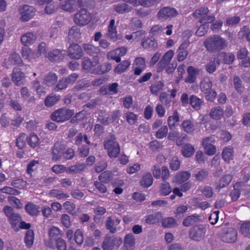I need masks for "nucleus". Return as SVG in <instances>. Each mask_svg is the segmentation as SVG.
Here are the masks:
<instances>
[{
  "label": "nucleus",
  "instance_id": "obj_1",
  "mask_svg": "<svg viewBox=\"0 0 250 250\" xmlns=\"http://www.w3.org/2000/svg\"><path fill=\"white\" fill-rule=\"evenodd\" d=\"M204 45L210 53H216L224 49L228 45L227 41L218 35H214L205 40Z\"/></svg>",
  "mask_w": 250,
  "mask_h": 250
},
{
  "label": "nucleus",
  "instance_id": "obj_2",
  "mask_svg": "<svg viewBox=\"0 0 250 250\" xmlns=\"http://www.w3.org/2000/svg\"><path fill=\"white\" fill-rule=\"evenodd\" d=\"M74 114L73 110L66 107L59 108L50 115L51 120L57 123H64L70 120Z\"/></svg>",
  "mask_w": 250,
  "mask_h": 250
},
{
  "label": "nucleus",
  "instance_id": "obj_3",
  "mask_svg": "<svg viewBox=\"0 0 250 250\" xmlns=\"http://www.w3.org/2000/svg\"><path fill=\"white\" fill-rule=\"evenodd\" d=\"M209 10L207 7H201L196 9L192 14L193 17L198 20L200 23H212L215 20L213 14L209 15Z\"/></svg>",
  "mask_w": 250,
  "mask_h": 250
},
{
  "label": "nucleus",
  "instance_id": "obj_4",
  "mask_svg": "<svg viewBox=\"0 0 250 250\" xmlns=\"http://www.w3.org/2000/svg\"><path fill=\"white\" fill-rule=\"evenodd\" d=\"M92 0H66L62 1L60 7L62 9L72 13L78 8V4L80 7H88Z\"/></svg>",
  "mask_w": 250,
  "mask_h": 250
},
{
  "label": "nucleus",
  "instance_id": "obj_5",
  "mask_svg": "<svg viewBox=\"0 0 250 250\" xmlns=\"http://www.w3.org/2000/svg\"><path fill=\"white\" fill-rule=\"evenodd\" d=\"M3 211L7 216L11 227L15 230L22 220L21 216L15 212L14 208L10 206H5L3 208Z\"/></svg>",
  "mask_w": 250,
  "mask_h": 250
},
{
  "label": "nucleus",
  "instance_id": "obj_6",
  "mask_svg": "<svg viewBox=\"0 0 250 250\" xmlns=\"http://www.w3.org/2000/svg\"><path fill=\"white\" fill-rule=\"evenodd\" d=\"M104 147L107 151L108 156L110 158H116L120 152L121 148L118 143L115 141L114 137L105 141Z\"/></svg>",
  "mask_w": 250,
  "mask_h": 250
},
{
  "label": "nucleus",
  "instance_id": "obj_7",
  "mask_svg": "<svg viewBox=\"0 0 250 250\" xmlns=\"http://www.w3.org/2000/svg\"><path fill=\"white\" fill-rule=\"evenodd\" d=\"M92 16L85 8H81L75 14L74 17V22L79 26H84L90 22Z\"/></svg>",
  "mask_w": 250,
  "mask_h": 250
},
{
  "label": "nucleus",
  "instance_id": "obj_8",
  "mask_svg": "<svg viewBox=\"0 0 250 250\" xmlns=\"http://www.w3.org/2000/svg\"><path fill=\"white\" fill-rule=\"evenodd\" d=\"M21 42L23 45L21 52L22 57L30 62L31 53V49L30 48L31 44V33H27L23 35L21 38Z\"/></svg>",
  "mask_w": 250,
  "mask_h": 250
},
{
  "label": "nucleus",
  "instance_id": "obj_9",
  "mask_svg": "<svg viewBox=\"0 0 250 250\" xmlns=\"http://www.w3.org/2000/svg\"><path fill=\"white\" fill-rule=\"evenodd\" d=\"M122 239L119 237L106 235L102 243L103 250H113L115 247H119L122 244Z\"/></svg>",
  "mask_w": 250,
  "mask_h": 250
},
{
  "label": "nucleus",
  "instance_id": "obj_10",
  "mask_svg": "<svg viewBox=\"0 0 250 250\" xmlns=\"http://www.w3.org/2000/svg\"><path fill=\"white\" fill-rule=\"evenodd\" d=\"M206 231L205 228L203 225H195L190 229L188 235L192 240L199 241L204 238Z\"/></svg>",
  "mask_w": 250,
  "mask_h": 250
},
{
  "label": "nucleus",
  "instance_id": "obj_11",
  "mask_svg": "<svg viewBox=\"0 0 250 250\" xmlns=\"http://www.w3.org/2000/svg\"><path fill=\"white\" fill-rule=\"evenodd\" d=\"M177 15V11L175 8L166 6L159 10L157 17L159 20L166 21L175 17Z\"/></svg>",
  "mask_w": 250,
  "mask_h": 250
},
{
  "label": "nucleus",
  "instance_id": "obj_12",
  "mask_svg": "<svg viewBox=\"0 0 250 250\" xmlns=\"http://www.w3.org/2000/svg\"><path fill=\"white\" fill-rule=\"evenodd\" d=\"M234 59L235 55L233 53H227L225 52H222L217 54L214 60L218 65L221 63L231 64L234 62Z\"/></svg>",
  "mask_w": 250,
  "mask_h": 250
},
{
  "label": "nucleus",
  "instance_id": "obj_13",
  "mask_svg": "<svg viewBox=\"0 0 250 250\" xmlns=\"http://www.w3.org/2000/svg\"><path fill=\"white\" fill-rule=\"evenodd\" d=\"M65 149L66 146L63 143L60 142H56L52 150V160L57 161L61 159L63 157Z\"/></svg>",
  "mask_w": 250,
  "mask_h": 250
},
{
  "label": "nucleus",
  "instance_id": "obj_14",
  "mask_svg": "<svg viewBox=\"0 0 250 250\" xmlns=\"http://www.w3.org/2000/svg\"><path fill=\"white\" fill-rule=\"evenodd\" d=\"M83 50L77 43L71 44L68 48V55L72 59L79 60L83 56Z\"/></svg>",
  "mask_w": 250,
  "mask_h": 250
},
{
  "label": "nucleus",
  "instance_id": "obj_15",
  "mask_svg": "<svg viewBox=\"0 0 250 250\" xmlns=\"http://www.w3.org/2000/svg\"><path fill=\"white\" fill-rule=\"evenodd\" d=\"M132 68L134 75H140L146 68L145 58L141 57H137L133 63Z\"/></svg>",
  "mask_w": 250,
  "mask_h": 250
},
{
  "label": "nucleus",
  "instance_id": "obj_16",
  "mask_svg": "<svg viewBox=\"0 0 250 250\" xmlns=\"http://www.w3.org/2000/svg\"><path fill=\"white\" fill-rule=\"evenodd\" d=\"M173 56L174 51L172 50H169L165 53L160 62H158L157 68V72H160L163 71L167 66V65L170 62Z\"/></svg>",
  "mask_w": 250,
  "mask_h": 250
},
{
  "label": "nucleus",
  "instance_id": "obj_17",
  "mask_svg": "<svg viewBox=\"0 0 250 250\" xmlns=\"http://www.w3.org/2000/svg\"><path fill=\"white\" fill-rule=\"evenodd\" d=\"M221 240L227 243H234L237 239V230L233 228H229L227 230L221 235Z\"/></svg>",
  "mask_w": 250,
  "mask_h": 250
},
{
  "label": "nucleus",
  "instance_id": "obj_18",
  "mask_svg": "<svg viewBox=\"0 0 250 250\" xmlns=\"http://www.w3.org/2000/svg\"><path fill=\"white\" fill-rule=\"evenodd\" d=\"M189 44L190 42H189L188 41L183 42L181 44L177 51V59L178 61L182 62L186 59L188 54L187 48L188 47Z\"/></svg>",
  "mask_w": 250,
  "mask_h": 250
},
{
  "label": "nucleus",
  "instance_id": "obj_19",
  "mask_svg": "<svg viewBox=\"0 0 250 250\" xmlns=\"http://www.w3.org/2000/svg\"><path fill=\"white\" fill-rule=\"evenodd\" d=\"M199 70L192 66H189L187 69L188 76L185 82L187 83H193L196 81V77L199 74Z\"/></svg>",
  "mask_w": 250,
  "mask_h": 250
},
{
  "label": "nucleus",
  "instance_id": "obj_20",
  "mask_svg": "<svg viewBox=\"0 0 250 250\" xmlns=\"http://www.w3.org/2000/svg\"><path fill=\"white\" fill-rule=\"evenodd\" d=\"M11 78L13 83L17 85L22 83L24 78V74L21 72L20 68L15 67L11 74Z\"/></svg>",
  "mask_w": 250,
  "mask_h": 250
},
{
  "label": "nucleus",
  "instance_id": "obj_21",
  "mask_svg": "<svg viewBox=\"0 0 250 250\" xmlns=\"http://www.w3.org/2000/svg\"><path fill=\"white\" fill-rule=\"evenodd\" d=\"M117 36L116 27L115 26V20L112 19L110 20L107 27L106 37L109 38L111 41L116 42L118 39Z\"/></svg>",
  "mask_w": 250,
  "mask_h": 250
},
{
  "label": "nucleus",
  "instance_id": "obj_22",
  "mask_svg": "<svg viewBox=\"0 0 250 250\" xmlns=\"http://www.w3.org/2000/svg\"><path fill=\"white\" fill-rule=\"evenodd\" d=\"M121 222V219L119 218H116L113 220L111 216L107 217L106 222L105 223V226L107 229H108L110 232L112 233H115L116 230V226H117Z\"/></svg>",
  "mask_w": 250,
  "mask_h": 250
},
{
  "label": "nucleus",
  "instance_id": "obj_23",
  "mask_svg": "<svg viewBox=\"0 0 250 250\" xmlns=\"http://www.w3.org/2000/svg\"><path fill=\"white\" fill-rule=\"evenodd\" d=\"M81 38V33L79 28L76 26H72L69 31L68 39L74 42H78Z\"/></svg>",
  "mask_w": 250,
  "mask_h": 250
},
{
  "label": "nucleus",
  "instance_id": "obj_24",
  "mask_svg": "<svg viewBox=\"0 0 250 250\" xmlns=\"http://www.w3.org/2000/svg\"><path fill=\"white\" fill-rule=\"evenodd\" d=\"M233 178V176L231 174H225L220 178L217 184L216 189L219 190L221 188L227 187L231 183Z\"/></svg>",
  "mask_w": 250,
  "mask_h": 250
},
{
  "label": "nucleus",
  "instance_id": "obj_25",
  "mask_svg": "<svg viewBox=\"0 0 250 250\" xmlns=\"http://www.w3.org/2000/svg\"><path fill=\"white\" fill-rule=\"evenodd\" d=\"M20 14L21 15V20L22 21H29L31 17V7L27 5H23L19 9Z\"/></svg>",
  "mask_w": 250,
  "mask_h": 250
},
{
  "label": "nucleus",
  "instance_id": "obj_26",
  "mask_svg": "<svg viewBox=\"0 0 250 250\" xmlns=\"http://www.w3.org/2000/svg\"><path fill=\"white\" fill-rule=\"evenodd\" d=\"M180 121V117L177 110L173 111V115L169 116L167 119L168 127L170 129H173L177 125Z\"/></svg>",
  "mask_w": 250,
  "mask_h": 250
},
{
  "label": "nucleus",
  "instance_id": "obj_27",
  "mask_svg": "<svg viewBox=\"0 0 250 250\" xmlns=\"http://www.w3.org/2000/svg\"><path fill=\"white\" fill-rule=\"evenodd\" d=\"M86 166L83 163H78L67 168L66 173L69 174H77L83 172L85 169Z\"/></svg>",
  "mask_w": 250,
  "mask_h": 250
},
{
  "label": "nucleus",
  "instance_id": "obj_28",
  "mask_svg": "<svg viewBox=\"0 0 250 250\" xmlns=\"http://www.w3.org/2000/svg\"><path fill=\"white\" fill-rule=\"evenodd\" d=\"M48 58L50 61L60 62L63 59L64 56L60 50L55 49L48 53Z\"/></svg>",
  "mask_w": 250,
  "mask_h": 250
},
{
  "label": "nucleus",
  "instance_id": "obj_29",
  "mask_svg": "<svg viewBox=\"0 0 250 250\" xmlns=\"http://www.w3.org/2000/svg\"><path fill=\"white\" fill-rule=\"evenodd\" d=\"M203 104V100L199 98L197 96L192 95L189 97V104L195 110H200Z\"/></svg>",
  "mask_w": 250,
  "mask_h": 250
},
{
  "label": "nucleus",
  "instance_id": "obj_30",
  "mask_svg": "<svg viewBox=\"0 0 250 250\" xmlns=\"http://www.w3.org/2000/svg\"><path fill=\"white\" fill-rule=\"evenodd\" d=\"M61 230L55 226L52 227L49 230L48 235L50 240L57 241L62 238V233Z\"/></svg>",
  "mask_w": 250,
  "mask_h": 250
},
{
  "label": "nucleus",
  "instance_id": "obj_31",
  "mask_svg": "<svg viewBox=\"0 0 250 250\" xmlns=\"http://www.w3.org/2000/svg\"><path fill=\"white\" fill-rule=\"evenodd\" d=\"M234 151L230 146L225 147L222 150V157L226 162L229 163L233 159Z\"/></svg>",
  "mask_w": 250,
  "mask_h": 250
},
{
  "label": "nucleus",
  "instance_id": "obj_32",
  "mask_svg": "<svg viewBox=\"0 0 250 250\" xmlns=\"http://www.w3.org/2000/svg\"><path fill=\"white\" fill-rule=\"evenodd\" d=\"M153 183V179L150 172H146L142 176L140 185L144 188H147L150 187Z\"/></svg>",
  "mask_w": 250,
  "mask_h": 250
},
{
  "label": "nucleus",
  "instance_id": "obj_33",
  "mask_svg": "<svg viewBox=\"0 0 250 250\" xmlns=\"http://www.w3.org/2000/svg\"><path fill=\"white\" fill-rule=\"evenodd\" d=\"M224 111L220 106H217L212 108L209 112L210 117L214 120H220L223 116Z\"/></svg>",
  "mask_w": 250,
  "mask_h": 250
},
{
  "label": "nucleus",
  "instance_id": "obj_34",
  "mask_svg": "<svg viewBox=\"0 0 250 250\" xmlns=\"http://www.w3.org/2000/svg\"><path fill=\"white\" fill-rule=\"evenodd\" d=\"M142 46L147 49L152 50L157 47V42L153 38H147L142 42Z\"/></svg>",
  "mask_w": 250,
  "mask_h": 250
},
{
  "label": "nucleus",
  "instance_id": "obj_35",
  "mask_svg": "<svg viewBox=\"0 0 250 250\" xmlns=\"http://www.w3.org/2000/svg\"><path fill=\"white\" fill-rule=\"evenodd\" d=\"M114 9L117 13L123 14L130 12L132 10V7L127 3H121L115 5Z\"/></svg>",
  "mask_w": 250,
  "mask_h": 250
},
{
  "label": "nucleus",
  "instance_id": "obj_36",
  "mask_svg": "<svg viewBox=\"0 0 250 250\" xmlns=\"http://www.w3.org/2000/svg\"><path fill=\"white\" fill-rule=\"evenodd\" d=\"M83 48L86 54L93 56L97 55L100 51L98 47H96L89 43L83 44Z\"/></svg>",
  "mask_w": 250,
  "mask_h": 250
},
{
  "label": "nucleus",
  "instance_id": "obj_37",
  "mask_svg": "<svg viewBox=\"0 0 250 250\" xmlns=\"http://www.w3.org/2000/svg\"><path fill=\"white\" fill-rule=\"evenodd\" d=\"M97 62L91 61L90 59L87 57H84L82 62V68L83 70L89 71L97 65Z\"/></svg>",
  "mask_w": 250,
  "mask_h": 250
},
{
  "label": "nucleus",
  "instance_id": "obj_38",
  "mask_svg": "<svg viewBox=\"0 0 250 250\" xmlns=\"http://www.w3.org/2000/svg\"><path fill=\"white\" fill-rule=\"evenodd\" d=\"M58 80L57 75L52 72L47 74L44 78V83L48 86H52L55 84Z\"/></svg>",
  "mask_w": 250,
  "mask_h": 250
},
{
  "label": "nucleus",
  "instance_id": "obj_39",
  "mask_svg": "<svg viewBox=\"0 0 250 250\" xmlns=\"http://www.w3.org/2000/svg\"><path fill=\"white\" fill-rule=\"evenodd\" d=\"M49 194L50 196L55 197L59 200L67 199L69 197L67 193H64L61 190L56 189L51 190Z\"/></svg>",
  "mask_w": 250,
  "mask_h": 250
},
{
  "label": "nucleus",
  "instance_id": "obj_40",
  "mask_svg": "<svg viewBox=\"0 0 250 250\" xmlns=\"http://www.w3.org/2000/svg\"><path fill=\"white\" fill-rule=\"evenodd\" d=\"M60 96L53 93L46 97L44 104L47 107H51L56 104L60 100Z\"/></svg>",
  "mask_w": 250,
  "mask_h": 250
},
{
  "label": "nucleus",
  "instance_id": "obj_41",
  "mask_svg": "<svg viewBox=\"0 0 250 250\" xmlns=\"http://www.w3.org/2000/svg\"><path fill=\"white\" fill-rule=\"evenodd\" d=\"M181 126L183 130L188 134H192L195 130L194 125L189 120L184 121L181 124Z\"/></svg>",
  "mask_w": 250,
  "mask_h": 250
},
{
  "label": "nucleus",
  "instance_id": "obj_42",
  "mask_svg": "<svg viewBox=\"0 0 250 250\" xmlns=\"http://www.w3.org/2000/svg\"><path fill=\"white\" fill-rule=\"evenodd\" d=\"M200 220V216L198 215H191L187 217L183 222V225L186 227L199 222Z\"/></svg>",
  "mask_w": 250,
  "mask_h": 250
},
{
  "label": "nucleus",
  "instance_id": "obj_43",
  "mask_svg": "<svg viewBox=\"0 0 250 250\" xmlns=\"http://www.w3.org/2000/svg\"><path fill=\"white\" fill-rule=\"evenodd\" d=\"M190 173L187 171H183L177 174L175 176L176 182L182 184L189 179Z\"/></svg>",
  "mask_w": 250,
  "mask_h": 250
},
{
  "label": "nucleus",
  "instance_id": "obj_44",
  "mask_svg": "<svg viewBox=\"0 0 250 250\" xmlns=\"http://www.w3.org/2000/svg\"><path fill=\"white\" fill-rule=\"evenodd\" d=\"M212 83L208 78L203 79L200 84V88L202 92L205 93L211 89Z\"/></svg>",
  "mask_w": 250,
  "mask_h": 250
},
{
  "label": "nucleus",
  "instance_id": "obj_45",
  "mask_svg": "<svg viewBox=\"0 0 250 250\" xmlns=\"http://www.w3.org/2000/svg\"><path fill=\"white\" fill-rule=\"evenodd\" d=\"M181 151L184 156L189 157L193 154L195 149L191 145L187 144L183 146Z\"/></svg>",
  "mask_w": 250,
  "mask_h": 250
},
{
  "label": "nucleus",
  "instance_id": "obj_46",
  "mask_svg": "<svg viewBox=\"0 0 250 250\" xmlns=\"http://www.w3.org/2000/svg\"><path fill=\"white\" fill-rule=\"evenodd\" d=\"M130 62L129 60H124L115 68L114 71L117 73L125 72L130 66Z\"/></svg>",
  "mask_w": 250,
  "mask_h": 250
},
{
  "label": "nucleus",
  "instance_id": "obj_47",
  "mask_svg": "<svg viewBox=\"0 0 250 250\" xmlns=\"http://www.w3.org/2000/svg\"><path fill=\"white\" fill-rule=\"evenodd\" d=\"M160 193L162 196H167L172 191L171 187L168 182L161 184L159 188Z\"/></svg>",
  "mask_w": 250,
  "mask_h": 250
},
{
  "label": "nucleus",
  "instance_id": "obj_48",
  "mask_svg": "<svg viewBox=\"0 0 250 250\" xmlns=\"http://www.w3.org/2000/svg\"><path fill=\"white\" fill-rule=\"evenodd\" d=\"M112 176V172L108 170H106L100 174L98 177V179L102 183L107 184L111 181Z\"/></svg>",
  "mask_w": 250,
  "mask_h": 250
},
{
  "label": "nucleus",
  "instance_id": "obj_49",
  "mask_svg": "<svg viewBox=\"0 0 250 250\" xmlns=\"http://www.w3.org/2000/svg\"><path fill=\"white\" fill-rule=\"evenodd\" d=\"M160 101L166 107H169L171 102V98L170 95L167 92H162L159 97Z\"/></svg>",
  "mask_w": 250,
  "mask_h": 250
},
{
  "label": "nucleus",
  "instance_id": "obj_50",
  "mask_svg": "<svg viewBox=\"0 0 250 250\" xmlns=\"http://www.w3.org/2000/svg\"><path fill=\"white\" fill-rule=\"evenodd\" d=\"M164 86V83L161 81L156 82L151 84L149 87L150 90L152 94L157 95Z\"/></svg>",
  "mask_w": 250,
  "mask_h": 250
},
{
  "label": "nucleus",
  "instance_id": "obj_51",
  "mask_svg": "<svg viewBox=\"0 0 250 250\" xmlns=\"http://www.w3.org/2000/svg\"><path fill=\"white\" fill-rule=\"evenodd\" d=\"M47 46L46 43L44 42H41L38 46V51L36 53L32 52V58H35V56L39 57L41 55H46Z\"/></svg>",
  "mask_w": 250,
  "mask_h": 250
},
{
  "label": "nucleus",
  "instance_id": "obj_52",
  "mask_svg": "<svg viewBox=\"0 0 250 250\" xmlns=\"http://www.w3.org/2000/svg\"><path fill=\"white\" fill-rule=\"evenodd\" d=\"M124 244L126 247L131 248L135 244V239L132 233H128L125 236Z\"/></svg>",
  "mask_w": 250,
  "mask_h": 250
},
{
  "label": "nucleus",
  "instance_id": "obj_53",
  "mask_svg": "<svg viewBox=\"0 0 250 250\" xmlns=\"http://www.w3.org/2000/svg\"><path fill=\"white\" fill-rule=\"evenodd\" d=\"M240 21V17L238 16H230L226 19V24L229 26L236 25Z\"/></svg>",
  "mask_w": 250,
  "mask_h": 250
},
{
  "label": "nucleus",
  "instance_id": "obj_54",
  "mask_svg": "<svg viewBox=\"0 0 250 250\" xmlns=\"http://www.w3.org/2000/svg\"><path fill=\"white\" fill-rule=\"evenodd\" d=\"M240 231L244 236L250 237V221L243 223L241 226Z\"/></svg>",
  "mask_w": 250,
  "mask_h": 250
},
{
  "label": "nucleus",
  "instance_id": "obj_55",
  "mask_svg": "<svg viewBox=\"0 0 250 250\" xmlns=\"http://www.w3.org/2000/svg\"><path fill=\"white\" fill-rule=\"evenodd\" d=\"M74 240L79 245H81L83 242V235L82 231L80 229H77L74 232Z\"/></svg>",
  "mask_w": 250,
  "mask_h": 250
},
{
  "label": "nucleus",
  "instance_id": "obj_56",
  "mask_svg": "<svg viewBox=\"0 0 250 250\" xmlns=\"http://www.w3.org/2000/svg\"><path fill=\"white\" fill-rule=\"evenodd\" d=\"M208 23H203L198 28L196 32V35L199 37H202L207 34L209 27Z\"/></svg>",
  "mask_w": 250,
  "mask_h": 250
},
{
  "label": "nucleus",
  "instance_id": "obj_57",
  "mask_svg": "<svg viewBox=\"0 0 250 250\" xmlns=\"http://www.w3.org/2000/svg\"><path fill=\"white\" fill-rule=\"evenodd\" d=\"M168 132L167 125L162 126L156 133V137L158 139H163L166 137Z\"/></svg>",
  "mask_w": 250,
  "mask_h": 250
},
{
  "label": "nucleus",
  "instance_id": "obj_58",
  "mask_svg": "<svg viewBox=\"0 0 250 250\" xmlns=\"http://www.w3.org/2000/svg\"><path fill=\"white\" fill-rule=\"evenodd\" d=\"M249 51L246 47H240L236 53L237 58L238 60L244 59L248 57Z\"/></svg>",
  "mask_w": 250,
  "mask_h": 250
},
{
  "label": "nucleus",
  "instance_id": "obj_59",
  "mask_svg": "<svg viewBox=\"0 0 250 250\" xmlns=\"http://www.w3.org/2000/svg\"><path fill=\"white\" fill-rule=\"evenodd\" d=\"M180 166V161L177 157H174L169 163L170 168L174 171L178 170Z\"/></svg>",
  "mask_w": 250,
  "mask_h": 250
},
{
  "label": "nucleus",
  "instance_id": "obj_60",
  "mask_svg": "<svg viewBox=\"0 0 250 250\" xmlns=\"http://www.w3.org/2000/svg\"><path fill=\"white\" fill-rule=\"evenodd\" d=\"M175 224V220L173 217H167L162 222V226L165 228H172Z\"/></svg>",
  "mask_w": 250,
  "mask_h": 250
},
{
  "label": "nucleus",
  "instance_id": "obj_61",
  "mask_svg": "<svg viewBox=\"0 0 250 250\" xmlns=\"http://www.w3.org/2000/svg\"><path fill=\"white\" fill-rule=\"evenodd\" d=\"M12 185L16 188L22 189L26 187L27 183L23 179H18L14 180L12 183Z\"/></svg>",
  "mask_w": 250,
  "mask_h": 250
},
{
  "label": "nucleus",
  "instance_id": "obj_62",
  "mask_svg": "<svg viewBox=\"0 0 250 250\" xmlns=\"http://www.w3.org/2000/svg\"><path fill=\"white\" fill-rule=\"evenodd\" d=\"M208 171L202 169L199 171L195 175V177L196 180L199 181H203L205 179H206L208 176Z\"/></svg>",
  "mask_w": 250,
  "mask_h": 250
},
{
  "label": "nucleus",
  "instance_id": "obj_63",
  "mask_svg": "<svg viewBox=\"0 0 250 250\" xmlns=\"http://www.w3.org/2000/svg\"><path fill=\"white\" fill-rule=\"evenodd\" d=\"M26 136L25 134H22L17 139L16 146L20 149H22L25 145Z\"/></svg>",
  "mask_w": 250,
  "mask_h": 250
},
{
  "label": "nucleus",
  "instance_id": "obj_64",
  "mask_svg": "<svg viewBox=\"0 0 250 250\" xmlns=\"http://www.w3.org/2000/svg\"><path fill=\"white\" fill-rule=\"evenodd\" d=\"M204 94L206 99L210 102H213L217 96L216 92L212 89L209 90V91L206 92Z\"/></svg>",
  "mask_w": 250,
  "mask_h": 250
}]
</instances>
